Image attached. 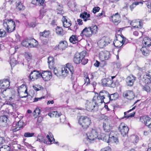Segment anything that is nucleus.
Returning a JSON list of instances; mask_svg holds the SVG:
<instances>
[{"mask_svg":"<svg viewBox=\"0 0 151 151\" xmlns=\"http://www.w3.org/2000/svg\"><path fill=\"white\" fill-rule=\"evenodd\" d=\"M118 129L121 134L124 137L126 135L129 130L128 127L124 123L120 124Z\"/></svg>","mask_w":151,"mask_h":151,"instance_id":"obj_11","label":"nucleus"},{"mask_svg":"<svg viewBox=\"0 0 151 151\" xmlns=\"http://www.w3.org/2000/svg\"><path fill=\"white\" fill-rule=\"evenodd\" d=\"M17 63V60L15 59L13 56L10 57V64L11 66L14 67Z\"/></svg>","mask_w":151,"mask_h":151,"instance_id":"obj_37","label":"nucleus"},{"mask_svg":"<svg viewBox=\"0 0 151 151\" xmlns=\"http://www.w3.org/2000/svg\"><path fill=\"white\" fill-rule=\"evenodd\" d=\"M62 69L64 71V72H65V74H64V77H65L68 74L69 71V70L66 67H64L62 68Z\"/></svg>","mask_w":151,"mask_h":151,"instance_id":"obj_50","label":"nucleus"},{"mask_svg":"<svg viewBox=\"0 0 151 151\" xmlns=\"http://www.w3.org/2000/svg\"><path fill=\"white\" fill-rule=\"evenodd\" d=\"M3 26L4 29L8 33H11L14 31L15 28V22L11 19L4 20Z\"/></svg>","mask_w":151,"mask_h":151,"instance_id":"obj_2","label":"nucleus"},{"mask_svg":"<svg viewBox=\"0 0 151 151\" xmlns=\"http://www.w3.org/2000/svg\"><path fill=\"white\" fill-rule=\"evenodd\" d=\"M60 120L61 122L63 123L65 121V115H62L61 114L60 115Z\"/></svg>","mask_w":151,"mask_h":151,"instance_id":"obj_53","label":"nucleus"},{"mask_svg":"<svg viewBox=\"0 0 151 151\" xmlns=\"http://www.w3.org/2000/svg\"><path fill=\"white\" fill-rule=\"evenodd\" d=\"M69 40L70 42L73 44H75L77 43L78 40L77 37L75 35L71 36L70 37Z\"/></svg>","mask_w":151,"mask_h":151,"instance_id":"obj_33","label":"nucleus"},{"mask_svg":"<svg viewBox=\"0 0 151 151\" xmlns=\"http://www.w3.org/2000/svg\"><path fill=\"white\" fill-rule=\"evenodd\" d=\"M6 32L3 29H0V34L1 37H4L6 35Z\"/></svg>","mask_w":151,"mask_h":151,"instance_id":"obj_56","label":"nucleus"},{"mask_svg":"<svg viewBox=\"0 0 151 151\" xmlns=\"http://www.w3.org/2000/svg\"><path fill=\"white\" fill-rule=\"evenodd\" d=\"M100 8L99 7L97 6L94 7L93 9V12L94 14L99 11Z\"/></svg>","mask_w":151,"mask_h":151,"instance_id":"obj_58","label":"nucleus"},{"mask_svg":"<svg viewBox=\"0 0 151 151\" xmlns=\"http://www.w3.org/2000/svg\"><path fill=\"white\" fill-rule=\"evenodd\" d=\"M63 23L64 27H68L71 25V24L70 23V22H67V20L66 19L65 16H63Z\"/></svg>","mask_w":151,"mask_h":151,"instance_id":"obj_30","label":"nucleus"},{"mask_svg":"<svg viewBox=\"0 0 151 151\" xmlns=\"http://www.w3.org/2000/svg\"><path fill=\"white\" fill-rule=\"evenodd\" d=\"M116 132L111 131L110 137L111 139L110 142H114L116 144H117L119 143V140L115 135Z\"/></svg>","mask_w":151,"mask_h":151,"instance_id":"obj_21","label":"nucleus"},{"mask_svg":"<svg viewBox=\"0 0 151 151\" xmlns=\"http://www.w3.org/2000/svg\"><path fill=\"white\" fill-rule=\"evenodd\" d=\"M112 83V80L110 78H107V86L111 87Z\"/></svg>","mask_w":151,"mask_h":151,"instance_id":"obj_57","label":"nucleus"},{"mask_svg":"<svg viewBox=\"0 0 151 151\" xmlns=\"http://www.w3.org/2000/svg\"><path fill=\"white\" fill-rule=\"evenodd\" d=\"M140 2H135L133 3L129 6V8L131 11H132L136 6L138 5Z\"/></svg>","mask_w":151,"mask_h":151,"instance_id":"obj_45","label":"nucleus"},{"mask_svg":"<svg viewBox=\"0 0 151 151\" xmlns=\"http://www.w3.org/2000/svg\"><path fill=\"white\" fill-rule=\"evenodd\" d=\"M142 88L143 90H145L147 92H149L150 89V88L147 85L143 86Z\"/></svg>","mask_w":151,"mask_h":151,"instance_id":"obj_55","label":"nucleus"},{"mask_svg":"<svg viewBox=\"0 0 151 151\" xmlns=\"http://www.w3.org/2000/svg\"><path fill=\"white\" fill-rule=\"evenodd\" d=\"M109 93L107 91L103 90L101 91L99 94H96L94 96V99H97L98 102L100 103H105L104 102V99L106 98H108L109 96Z\"/></svg>","mask_w":151,"mask_h":151,"instance_id":"obj_3","label":"nucleus"},{"mask_svg":"<svg viewBox=\"0 0 151 151\" xmlns=\"http://www.w3.org/2000/svg\"><path fill=\"white\" fill-rule=\"evenodd\" d=\"M50 137L52 139V140L50 139V137L49 135H47L46 136V138L48 140V141H47L48 142V144H51L52 143H53L55 142V140L53 137H51L50 136Z\"/></svg>","mask_w":151,"mask_h":151,"instance_id":"obj_42","label":"nucleus"},{"mask_svg":"<svg viewBox=\"0 0 151 151\" xmlns=\"http://www.w3.org/2000/svg\"><path fill=\"white\" fill-rule=\"evenodd\" d=\"M61 113L58 112L57 111H51L48 114L50 117H58L60 116Z\"/></svg>","mask_w":151,"mask_h":151,"instance_id":"obj_26","label":"nucleus"},{"mask_svg":"<svg viewBox=\"0 0 151 151\" xmlns=\"http://www.w3.org/2000/svg\"><path fill=\"white\" fill-rule=\"evenodd\" d=\"M110 134H106L102 133L101 134V139L107 143L110 142L111 139H110Z\"/></svg>","mask_w":151,"mask_h":151,"instance_id":"obj_23","label":"nucleus"},{"mask_svg":"<svg viewBox=\"0 0 151 151\" xmlns=\"http://www.w3.org/2000/svg\"><path fill=\"white\" fill-rule=\"evenodd\" d=\"M99 134L96 130L92 129L91 130L86 134V140L89 142H91L96 139L98 136Z\"/></svg>","mask_w":151,"mask_h":151,"instance_id":"obj_5","label":"nucleus"},{"mask_svg":"<svg viewBox=\"0 0 151 151\" xmlns=\"http://www.w3.org/2000/svg\"><path fill=\"white\" fill-rule=\"evenodd\" d=\"M136 79V78L132 75H130L128 76L126 79V82L127 85L129 86H133Z\"/></svg>","mask_w":151,"mask_h":151,"instance_id":"obj_15","label":"nucleus"},{"mask_svg":"<svg viewBox=\"0 0 151 151\" xmlns=\"http://www.w3.org/2000/svg\"><path fill=\"white\" fill-rule=\"evenodd\" d=\"M16 6H17V9H18L19 10H23L24 9V7L22 5L21 2H20V4H17Z\"/></svg>","mask_w":151,"mask_h":151,"instance_id":"obj_49","label":"nucleus"},{"mask_svg":"<svg viewBox=\"0 0 151 151\" xmlns=\"http://www.w3.org/2000/svg\"><path fill=\"white\" fill-rule=\"evenodd\" d=\"M150 132H151V130H150L148 131H145L144 132V134L145 136H147L148 135Z\"/></svg>","mask_w":151,"mask_h":151,"instance_id":"obj_64","label":"nucleus"},{"mask_svg":"<svg viewBox=\"0 0 151 151\" xmlns=\"http://www.w3.org/2000/svg\"><path fill=\"white\" fill-rule=\"evenodd\" d=\"M54 59L52 57L50 56L48 58V64L49 67L51 69L53 68L54 65Z\"/></svg>","mask_w":151,"mask_h":151,"instance_id":"obj_24","label":"nucleus"},{"mask_svg":"<svg viewBox=\"0 0 151 151\" xmlns=\"http://www.w3.org/2000/svg\"><path fill=\"white\" fill-rule=\"evenodd\" d=\"M66 68H67L70 71L71 73V78L73 79V78L72 75L73 74L74 72L73 68L72 65V64L70 63H68L66 64Z\"/></svg>","mask_w":151,"mask_h":151,"instance_id":"obj_32","label":"nucleus"},{"mask_svg":"<svg viewBox=\"0 0 151 151\" xmlns=\"http://www.w3.org/2000/svg\"><path fill=\"white\" fill-rule=\"evenodd\" d=\"M106 121L104 122L103 124V128L105 132H108L110 131L109 125L106 123Z\"/></svg>","mask_w":151,"mask_h":151,"instance_id":"obj_36","label":"nucleus"},{"mask_svg":"<svg viewBox=\"0 0 151 151\" xmlns=\"http://www.w3.org/2000/svg\"><path fill=\"white\" fill-rule=\"evenodd\" d=\"M143 78L144 82L149 85L151 84V72L146 73L144 75Z\"/></svg>","mask_w":151,"mask_h":151,"instance_id":"obj_20","label":"nucleus"},{"mask_svg":"<svg viewBox=\"0 0 151 151\" xmlns=\"http://www.w3.org/2000/svg\"><path fill=\"white\" fill-rule=\"evenodd\" d=\"M107 78H104L102 80V85L104 86H107Z\"/></svg>","mask_w":151,"mask_h":151,"instance_id":"obj_51","label":"nucleus"},{"mask_svg":"<svg viewBox=\"0 0 151 151\" xmlns=\"http://www.w3.org/2000/svg\"><path fill=\"white\" fill-rule=\"evenodd\" d=\"M0 122L1 123L3 122L6 123L7 119V116L6 115L1 116L0 117Z\"/></svg>","mask_w":151,"mask_h":151,"instance_id":"obj_44","label":"nucleus"},{"mask_svg":"<svg viewBox=\"0 0 151 151\" xmlns=\"http://www.w3.org/2000/svg\"><path fill=\"white\" fill-rule=\"evenodd\" d=\"M78 122L84 129L87 128L91 123L90 119L87 116H82L79 119Z\"/></svg>","mask_w":151,"mask_h":151,"instance_id":"obj_4","label":"nucleus"},{"mask_svg":"<svg viewBox=\"0 0 151 151\" xmlns=\"http://www.w3.org/2000/svg\"><path fill=\"white\" fill-rule=\"evenodd\" d=\"M44 98H45V97H41L39 98H35L34 99V101L33 102H36V101H39V100H41V99H44Z\"/></svg>","mask_w":151,"mask_h":151,"instance_id":"obj_63","label":"nucleus"},{"mask_svg":"<svg viewBox=\"0 0 151 151\" xmlns=\"http://www.w3.org/2000/svg\"><path fill=\"white\" fill-rule=\"evenodd\" d=\"M45 0H32V3L34 4L43 6Z\"/></svg>","mask_w":151,"mask_h":151,"instance_id":"obj_34","label":"nucleus"},{"mask_svg":"<svg viewBox=\"0 0 151 151\" xmlns=\"http://www.w3.org/2000/svg\"><path fill=\"white\" fill-rule=\"evenodd\" d=\"M118 85V83L115 82H114V81L112 80V83H111V87L112 88H114L116 86Z\"/></svg>","mask_w":151,"mask_h":151,"instance_id":"obj_61","label":"nucleus"},{"mask_svg":"<svg viewBox=\"0 0 151 151\" xmlns=\"http://www.w3.org/2000/svg\"><path fill=\"white\" fill-rule=\"evenodd\" d=\"M56 32L58 35H63L64 34L63 29L62 28L57 27L56 29Z\"/></svg>","mask_w":151,"mask_h":151,"instance_id":"obj_39","label":"nucleus"},{"mask_svg":"<svg viewBox=\"0 0 151 151\" xmlns=\"http://www.w3.org/2000/svg\"><path fill=\"white\" fill-rule=\"evenodd\" d=\"M97 99H94V97L92 101L87 100L85 103L86 110L89 111H96L98 108V103Z\"/></svg>","mask_w":151,"mask_h":151,"instance_id":"obj_1","label":"nucleus"},{"mask_svg":"<svg viewBox=\"0 0 151 151\" xmlns=\"http://www.w3.org/2000/svg\"><path fill=\"white\" fill-rule=\"evenodd\" d=\"M54 73L58 77L60 76L61 75L60 71H58L56 68H54L53 71Z\"/></svg>","mask_w":151,"mask_h":151,"instance_id":"obj_48","label":"nucleus"},{"mask_svg":"<svg viewBox=\"0 0 151 151\" xmlns=\"http://www.w3.org/2000/svg\"><path fill=\"white\" fill-rule=\"evenodd\" d=\"M50 34L49 31H45L42 32H40V37H48Z\"/></svg>","mask_w":151,"mask_h":151,"instance_id":"obj_40","label":"nucleus"},{"mask_svg":"<svg viewBox=\"0 0 151 151\" xmlns=\"http://www.w3.org/2000/svg\"><path fill=\"white\" fill-rule=\"evenodd\" d=\"M141 51L142 52V54L145 56H148L150 52L146 47H142L141 49Z\"/></svg>","mask_w":151,"mask_h":151,"instance_id":"obj_38","label":"nucleus"},{"mask_svg":"<svg viewBox=\"0 0 151 151\" xmlns=\"http://www.w3.org/2000/svg\"><path fill=\"white\" fill-rule=\"evenodd\" d=\"M111 19L115 25H117L121 21V17L118 13L111 16Z\"/></svg>","mask_w":151,"mask_h":151,"instance_id":"obj_19","label":"nucleus"},{"mask_svg":"<svg viewBox=\"0 0 151 151\" xmlns=\"http://www.w3.org/2000/svg\"><path fill=\"white\" fill-rule=\"evenodd\" d=\"M86 53V52L85 51H83L80 53H76L73 58L74 63L78 64L81 63L83 58L85 56Z\"/></svg>","mask_w":151,"mask_h":151,"instance_id":"obj_6","label":"nucleus"},{"mask_svg":"<svg viewBox=\"0 0 151 151\" xmlns=\"http://www.w3.org/2000/svg\"><path fill=\"white\" fill-rule=\"evenodd\" d=\"M140 121L148 128H151V119L148 116H142L140 118Z\"/></svg>","mask_w":151,"mask_h":151,"instance_id":"obj_12","label":"nucleus"},{"mask_svg":"<svg viewBox=\"0 0 151 151\" xmlns=\"http://www.w3.org/2000/svg\"><path fill=\"white\" fill-rule=\"evenodd\" d=\"M10 4H12L13 2H15L16 4H20V0H9L8 1Z\"/></svg>","mask_w":151,"mask_h":151,"instance_id":"obj_52","label":"nucleus"},{"mask_svg":"<svg viewBox=\"0 0 151 151\" xmlns=\"http://www.w3.org/2000/svg\"><path fill=\"white\" fill-rule=\"evenodd\" d=\"M90 16V14H87L86 12H84L81 13L80 14V17L82 19H83L84 21L86 22L88 20H89L88 19Z\"/></svg>","mask_w":151,"mask_h":151,"instance_id":"obj_27","label":"nucleus"},{"mask_svg":"<svg viewBox=\"0 0 151 151\" xmlns=\"http://www.w3.org/2000/svg\"><path fill=\"white\" fill-rule=\"evenodd\" d=\"M111 41L108 37L104 36L98 42L97 44L100 48H102L108 45Z\"/></svg>","mask_w":151,"mask_h":151,"instance_id":"obj_7","label":"nucleus"},{"mask_svg":"<svg viewBox=\"0 0 151 151\" xmlns=\"http://www.w3.org/2000/svg\"><path fill=\"white\" fill-rule=\"evenodd\" d=\"M118 37H120L122 38V40L121 42L118 40L117 39V36H116V40L114 42V46L117 47H121L124 44H126L127 42V40L126 38L124 37L122 35L118 34Z\"/></svg>","mask_w":151,"mask_h":151,"instance_id":"obj_9","label":"nucleus"},{"mask_svg":"<svg viewBox=\"0 0 151 151\" xmlns=\"http://www.w3.org/2000/svg\"><path fill=\"white\" fill-rule=\"evenodd\" d=\"M135 106H134V107H133L132 109L129 110V111H127L125 112H124V118H128L129 117H134V114H135V112H133V113H131V114H128L127 115V114L128 113H129V112H130L132 110H133L135 109Z\"/></svg>","mask_w":151,"mask_h":151,"instance_id":"obj_25","label":"nucleus"},{"mask_svg":"<svg viewBox=\"0 0 151 151\" xmlns=\"http://www.w3.org/2000/svg\"><path fill=\"white\" fill-rule=\"evenodd\" d=\"M22 123V122L21 121H19L16 124V127L14 129V131H16L19 130V129H20L21 128H22V126L21 125H19V124Z\"/></svg>","mask_w":151,"mask_h":151,"instance_id":"obj_43","label":"nucleus"},{"mask_svg":"<svg viewBox=\"0 0 151 151\" xmlns=\"http://www.w3.org/2000/svg\"><path fill=\"white\" fill-rule=\"evenodd\" d=\"M41 76V73L39 71L35 70L32 72L29 76L30 80L34 81Z\"/></svg>","mask_w":151,"mask_h":151,"instance_id":"obj_13","label":"nucleus"},{"mask_svg":"<svg viewBox=\"0 0 151 151\" xmlns=\"http://www.w3.org/2000/svg\"><path fill=\"white\" fill-rule=\"evenodd\" d=\"M88 62V59H86L84 58H83L82 60V62H81V63L82 64L85 65Z\"/></svg>","mask_w":151,"mask_h":151,"instance_id":"obj_59","label":"nucleus"},{"mask_svg":"<svg viewBox=\"0 0 151 151\" xmlns=\"http://www.w3.org/2000/svg\"><path fill=\"white\" fill-rule=\"evenodd\" d=\"M5 141V139L4 137H0V145L3 144Z\"/></svg>","mask_w":151,"mask_h":151,"instance_id":"obj_62","label":"nucleus"},{"mask_svg":"<svg viewBox=\"0 0 151 151\" xmlns=\"http://www.w3.org/2000/svg\"><path fill=\"white\" fill-rule=\"evenodd\" d=\"M99 58L101 61L110 58L111 55L109 51L104 50L101 51L99 54Z\"/></svg>","mask_w":151,"mask_h":151,"instance_id":"obj_8","label":"nucleus"},{"mask_svg":"<svg viewBox=\"0 0 151 151\" xmlns=\"http://www.w3.org/2000/svg\"><path fill=\"white\" fill-rule=\"evenodd\" d=\"M10 147L7 145H4L0 148V151H9Z\"/></svg>","mask_w":151,"mask_h":151,"instance_id":"obj_41","label":"nucleus"},{"mask_svg":"<svg viewBox=\"0 0 151 151\" xmlns=\"http://www.w3.org/2000/svg\"><path fill=\"white\" fill-rule=\"evenodd\" d=\"M101 151H111V148L109 147L108 146L102 149Z\"/></svg>","mask_w":151,"mask_h":151,"instance_id":"obj_60","label":"nucleus"},{"mask_svg":"<svg viewBox=\"0 0 151 151\" xmlns=\"http://www.w3.org/2000/svg\"><path fill=\"white\" fill-rule=\"evenodd\" d=\"M143 43L145 45L146 47H150L151 45V39L147 37L145 38L143 41Z\"/></svg>","mask_w":151,"mask_h":151,"instance_id":"obj_28","label":"nucleus"},{"mask_svg":"<svg viewBox=\"0 0 151 151\" xmlns=\"http://www.w3.org/2000/svg\"><path fill=\"white\" fill-rule=\"evenodd\" d=\"M67 46L68 44L66 41H61L59 42L58 45L55 47V49L56 50L59 49L63 50L65 49Z\"/></svg>","mask_w":151,"mask_h":151,"instance_id":"obj_18","label":"nucleus"},{"mask_svg":"<svg viewBox=\"0 0 151 151\" xmlns=\"http://www.w3.org/2000/svg\"><path fill=\"white\" fill-rule=\"evenodd\" d=\"M119 96L118 93H116L111 95L109 94L108 99L110 101L115 100L118 98Z\"/></svg>","mask_w":151,"mask_h":151,"instance_id":"obj_31","label":"nucleus"},{"mask_svg":"<svg viewBox=\"0 0 151 151\" xmlns=\"http://www.w3.org/2000/svg\"><path fill=\"white\" fill-rule=\"evenodd\" d=\"M92 35L91 31L89 27L85 28L82 30L80 34L81 36H85L87 37L91 36Z\"/></svg>","mask_w":151,"mask_h":151,"instance_id":"obj_16","label":"nucleus"},{"mask_svg":"<svg viewBox=\"0 0 151 151\" xmlns=\"http://www.w3.org/2000/svg\"><path fill=\"white\" fill-rule=\"evenodd\" d=\"M29 43L26 40H23L22 42V44L24 46L27 47L29 45Z\"/></svg>","mask_w":151,"mask_h":151,"instance_id":"obj_54","label":"nucleus"},{"mask_svg":"<svg viewBox=\"0 0 151 151\" xmlns=\"http://www.w3.org/2000/svg\"><path fill=\"white\" fill-rule=\"evenodd\" d=\"M130 25L134 28L141 29L142 27V24L140 21L133 20L130 22Z\"/></svg>","mask_w":151,"mask_h":151,"instance_id":"obj_22","label":"nucleus"},{"mask_svg":"<svg viewBox=\"0 0 151 151\" xmlns=\"http://www.w3.org/2000/svg\"><path fill=\"white\" fill-rule=\"evenodd\" d=\"M41 76L45 81H48L52 78V73L50 71H44L41 74Z\"/></svg>","mask_w":151,"mask_h":151,"instance_id":"obj_14","label":"nucleus"},{"mask_svg":"<svg viewBox=\"0 0 151 151\" xmlns=\"http://www.w3.org/2000/svg\"><path fill=\"white\" fill-rule=\"evenodd\" d=\"M34 134L35 133H34L26 132L24 133V136L25 137H31L33 136Z\"/></svg>","mask_w":151,"mask_h":151,"instance_id":"obj_47","label":"nucleus"},{"mask_svg":"<svg viewBox=\"0 0 151 151\" xmlns=\"http://www.w3.org/2000/svg\"><path fill=\"white\" fill-rule=\"evenodd\" d=\"M123 96L128 99L132 100L134 98L135 96L132 91L128 90L123 93Z\"/></svg>","mask_w":151,"mask_h":151,"instance_id":"obj_17","label":"nucleus"},{"mask_svg":"<svg viewBox=\"0 0 151 151\" xmlns=\"http://www.w3.org/2000/svg\"><path fill=\"white\" fill-rule=\"evenodd\" d=\"M37 141H39L40 142H43L46 144H48V142L46 140L45 138L41 134H39L37 137Z\"/></svg>","mask_w":151,"mask_h":151,"instance_id":"obj_29","label":"nucleus"},{"mask_svg":"<svg viewBox=\"0 0 151 151\" xmlns=\"http://www.w3.org/2000/svg\"><path fill=\"white\" fill-rule=\"evenodd\" d=\"M10 82L9 79H4L0 80V89H4L6 91L10 86Z\"/></svg>","mask_w":151,"mask_h":151,"instance_id":"obj_10","label":"nucleus"},{"mask_svg":"<svg viewBox=\"0 0 151 151\" xmlns=\"http://www.w3.org/2000/svg\"><path fill=\"white\" fill-rule=\"evenodd\" d=\"M89 27L90 28L92 34H96L97 32L98 29L96 25H94Z\"/></svg>","mask_w":151,"mask_h":151,"instance_id":"obj_35","label":"nucleus"},{"mask_svg":"<svg viewBox=\"0 0 151 151\" xmlns=\"http://www.w3.org/2000/svg\"><path fill=\"white\" fill-rule=\"evenodd\" d=\"M84 79L85 81L84 84H86V85H87L90 83V80L88 75H85Z\"/></svg>","mask_w":151,"mask_h":151,"instance_id":"obj_46","label":"nucleus"}]
</instances>
